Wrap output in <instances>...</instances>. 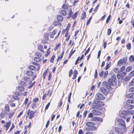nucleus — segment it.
Returning <instances> with one entry per match:
<instances>
[{
	"label": "nucleus",
	"mask_w": 134,
	"mask_h": 134,
	"mask_svg": "<svg viewBox=\"0 0 134 134\" xmlns=\"http://www.w3.org/2000/svg\"><path fill=\"white\" fill-rule=\"evenodd\" d=\"M116 80L115 76H112L108 80V82L105 81L102 84L103 87H102L100 89L102 92L105 95L108 94L109 90H111L112 88L111 86L114 85L116 83Z\"/></svg>",
	"instance_id": "nucleus-1"
},
{
	"label": "nucleus",
	"mask_w": 134,
	"mask_h": 134,
	"mask_svg": "<svg viewBox=\"0 0 134 134\" xmlns=\"http://www.w3.org/2000/svg\"><path fill=\"white\" fill-rule=\"evenodd\" d=\"M103 103L100 100L96 99L94 100V102L92 103V108H96L98 109H101L102 105H103Z\"/></svg>",
	"instance_id": "nucleus-2"
},
{
	"label": "nucleus",
	"mask_w": 134,
	"mask_h": 134,
	"mask_svg": "<svg viewBox=\"0 0 134 134\" xmlns=\"http://www.w3.org/2000/svg\"><path fill=\"white\" fill-rule=\"evenodd\" d=\"M35 55L36 57L34 58V60L38 62H40L41 60L40 58L42 56L41 53L39 52H37L35 54Z\"/></svg>",
	"instance_id": "nucleus-3"
},
{
	"label": "nucleus",
	"mask_w": 134,
	"mask_h": 134,
	"mask_svg": "<svg viewBox=\"0 0 134 134\" xmlns=\"http://www.w3.org/2000/svg\"><path fill=\"white\" fill-rule=\"evenodd\" d=\"M129 114L128 111L123 110L120 114L119 115L121 117L125 119L126 117H127V116L129 115Z\"/></svg>",
	"instance_id": "nucleus-4"
},
{
	"label": "nucleus",
	"mask_w": 134,
	"mask_h": 134,
	"mask_svg": "<svg viewBox=\"0 0 134 134\" xmlns=\"http://www.w3.org/2000/svg\"><path fill=\"white\" fill-rule=\"evenodd\" d=\"M104 74V75L103 77V79H105L107 77L108 74V71H105L104 72L103 70H102L100 72L99 74V75L100 77H101L103 76Z\"/></svg>",
	"instance_id": "nucleus-5"
},
{
	"label": "nucleus",
	"mask_w": 134,
	"mask_h": 134,
	"mask_svg": "<svg viewBox=\"0 0 134 134\" xmlns=\"http://www.w3.org/2000/svg\"><path fill=\"white\" fill-rule=\"evenodd\" d=\"M35 113V111L34 112L32 111H31L30 109L28 110L27 113L29 116V119H31L34 117V115Z\"/></svg>",
	"instance_id": "nucleus-6"
},
{
	"label": "nucleus",
	"mask_w": 134,
	"mask_h": 134,
	"mask_svg": "<svg viewBox=\"0 0 134 134\" xmlns=\"http://www.w3.org/2000/svg\"><path fill=\"white\" fill-rule=\"evenodd\" d=\"M95 97L96 99H98L99 100H104L105 98V97L102 95L100 93H98L96 94Z\"/></svg>",
	"instance_id": "nucleus-7"
},
{
	"label": "nucleus",
	"mask_w": 134,
	"mask_h": 134,
	"mask_svg": "<svg viewBox=\"0 0 134 134\" xmlns=\"http://www.w3.org/2000/svg\"><path fill=\"white\" fill-rule=\"evenodd\" d=\"M24 80L27 84H30L32 81L30 78L27 76L25 77L24 78Z\"/></svg>",
	"instance_id": "nucleus-8"
},
{
	"label": "nucleus",
	"mask_w": 134,
	"mask_h": 134,
	"mask_svg": "<svg viewBox=\"0 0 134 134\" xmlns=\"http://www.w3.org/2000/svg\"><path fill=\"white\" fill-rule=\"evenodd\" d=\"M117 121L121 126H125V121L119 118L117 120Z\"/></svg>",
	"instance_id": "nucleus-9"
},
{
	"label": "nucleus",
	"mask_w": 134,
	"mask_h": 134,
	"mask_svg": "<svg viewBox=\"0 0 134 134\" xmlns=\"http://www.w3.org/2000/svg\"><path fill=\"white\" fill-rule=\"evenodd\" d=\"M130 103H127V101L126 102V104L125 106V108L127 109H133L134 108V106L130 104Z\"/></svg>",
	"instance_id": "nucleus-10"
},
{
	"label": "nucleus",
	"mask_w": 134,
	"mask_h": 134,
	"mask_svg": "<svg viewBox=\"0 0 134 134\" xmlns=\"http://www.w3.org/2000/svg\"><path fill=\"white\" fill-rule=\"evenodd\" d=\"M115 131L117 134H124L121 129L119 128L115 127Z\"/></svg>",
	"instance_id": "nucleus-11"
},
{
	"label": "nucleus",
	"mask_w": 134,
	"mask_h": 134,
	"mask_svg": "<svg viewBox=\"0 0 134 134\" xmlns=\"http://www.w3.org/2000/svg\"><path fill=\"white\" fill-rule=\"evenodd\" d=\"M97 128L95 126H87L86 130L87 131H93L95 130Z\"/></svg>",
	"instance_id": "nucleus-12"
},
{
	"label": "nucleus",
	"mask_w": 134,
	"mask_h": 134,
	"mask_svg": "<svg viewBox=\"0 0 134 134\" xmlns=\"http://www.w3.org/2000/svg\"><path fill=\"white\" fill-rule=\"evenodd\" d=\"M92 112L94 114L96 115H100L101 114V113L99 111L95 110L94 109L92 110Z\"/></svg>",
	"instance_id": "nucleus-13"
},
{
	"label": "nucleus",
	"mask_w": 134,
	"mask_h": 134,
	"mask_svg": "<svg viewBox=\"0 0 134 134\" xmlns=\"http://www.w3.org/2000/svg\"><path fill=\"white\" fill-rule=\"evenodd\" d=\"M4 44L2 45V49H4L5 52H6L7 50V48H6V47L7 46V45L6 44L5 42H3Z\"/></svg>",
	"instance_id": "nucleus-14"
},
{
	"label": "nucleus",
	"mask_w": 134,
	"mask_h": 134,
	"mask_svg": "<svg viewBox=\"0 0 134 134\" xmlns=\"http://www.w3.org/2000/svg\"><path fill=\"white\" fill-rule=\"evenodd\" d=\"M126 61H125L122 59H120L118 62V64L119 65L120 64H126Z\"/></svg>",
	"instance_id": "nucleus-15"
},
{
	"label": "nucleus",
	"mask_w": 134,
	"mask_h": 134,
	"mask_svg": "<svg viewBox=\"0 0 134 134\" xmlns=\"http://www.w3.org/2000/svg\"><path fill=\"white\" fill-rule=\"evenodd\" d=\"M26 74L28 76H31L34 75V73L31 71H28L26 72Z\"/></svg>",
	"instance_id": "nucleus-16"
},
{
	"label": "nucleus",
	"mask_w": 134,
	"mask_h": 134,
	"mask_svg": "<svg viewBox=\"0 0 134 134\" xmlns=\"http://www.w3.org/2000/svg\"><path fill=\"white\" fill-rule=\"evenodd\" d=\"M86 16V14L85 12L83 11L81 14V19L83 20H84Z\"/></svg>",
	"instance_id": "nucleus-17"
},
{
	"label": "nucleus",
	"mask_w": 134,
	"mask_h": 134,
	"mask_svg": "<svg viewBox=\"0 0 134 134\" xmlns=\"http://www.w3.org/2000/svg\"><path fill=\"white\" fill-rule=\"evenodd\" d=\"M63 17L60 15H58L57 17V19L58 21L60 22L62 21H63Z\"/></svg>",
	"instance_id": "nucleus-18"
},
{
	"label": "nucleus",
	"mask_w": 134,
	"mask_h": 134,
	"mask_svg": "<svg viewBox=\"0 0 134 134\" xmlns=\"http://www.w3.org/2000/svg\"><path fill=\"white\" fill-rule=\"evenodd\" d=\"M5 108V111L4 112L5 113L6 111L8 112L10 111L9 106L8 104H6Z\"/></svg>",
	"instance_id": "nucleus-19"
},
{
	"label": "nucleus",
	"mask_w": 134,
	"mask_h": 134,
	"mask_svg": "<svg viewBox=\"0 0 134 134\" xmlns=\"http://www.w3.org/2000/svg\"><path fill=\"white\" fill-rule=\"evenodd\" d=\"M31 126H25V129L26 130L24 133V134H27V130L28 129V130L29 131L30 128Z\"/></svg>",
	"instance_id": "nucleus-20"
},
{
	"label": "nucleus",
	"mask_w": 134,
	"mask_h": 134,
	"mask_svg": "<svg viewBox=\"0 0 134 134\" xmlns=\"http://www.w3.org/2000/svg\"><path fill=\"white\" fill-rule=\"evenodd\" d=\"M60 14L63 16H65L67 14L66 12L64 10H62L60 12Z\"/></svg>",
	"instance_id": "nucleus-21"
},
{
	"label": "nucleus",
	"mask_w": 134,
	"mask_h": 134,
	"mask_svg": "<svg viewBox=\"0 0 134 134\" xmlns=\"http://www.w3.org/2000/svg\"><path fill=\"white\" fill-rule=\"evenodd\" d=\"M78 12H76L73 15H72L71 18L72 19H73L74 20L77 17V15L78 14Z\"/></svg>",
	"instance_id": "nucleus-22"
},
{
	"label": "nucleus",
	"mask_w": 134,
	"mask_h": 134,
	"mask_svg": "<svg viewBox=\"0 0 134 134\" xmlns=\"http://www.w3.org/2000/svg\"><path fill=\"white\" fill-rule=\"evenodd\" d=\"M129 60L130 62H132L134 61V56L133 55H131L130 56L129 58Z\"/></svg>",
	"instance_id": "nucleus-23"
},
{
	"label": "nucleus",
	"mask_w": 134,
	"mask_h": 134,
	"mask_svg": "<svg viewBox=\"0 0 134 134\" xmlns=\"http://www.w3.org/2000/svg\"><path fill=\"white\" fill-rule=\"evenodd\" d=\"M134 75V71L133 70L131 71L129 74L128 76L131 78Z\"/></svg>",
	"instance_id": "nucleus-24"
},
{
	"label": "nucleus",
	"mask_w": 134,
	"mask_h": 134,
	"mask_svg": "<svg viewBox=\"0 0 134 134\" xmlns=\"http://www.w3.org/2000/svg\"><path fill=\"white\" fill-rule=\"evenodd\" d=\"M133 94V93H130L129 94H127L126 95V97L127 98H130L132 97Z\"/></svg>",
	"instance_id": "nucleus-25"
},
{
	"label": "nucleus",
	"mask_w": 134,
	"mask_h": 134,
	"mask_svg": "<svg viewBox=\"0 0 134 134\" xmlns=\"http://www.w3.org/2000/svg\"><path fill=\"white\" fill-rule=\"evenodd\" d=\"M29 68L31 70H35L36 69V68L34 66L31 65L29 67Z\"/></svg>",
	"instance_id": "nucleus-26"
},
{
	"label": "nucleus",
	"mask_w": 134,
	"mask_h": 134,
	"mask_svg": "<svg viewBox=\"0 0 134 134\" xmlns=\"http://www.w3.org/2000/svg\"><path fill=\"white\" fill-rule=\"evenodd\" d=\"M54 25L55 26H56L57 25H60V26H61V23H59L58 21H55L53 23Z\"/></svg>",
	"instance_id": "nucleus-27"
},
{
	"label": "nucleus",
	"mask_w": 134,
	"mask_h": 134,
	"mask_svg": "<svg viewBox=\"0 0 134 134\" xmlns=\"http://www.w3.org/2000/svg\"><path fill=\"white\" fill-rule=\"evenodd\" d=\"M127 103H134V99H128L127 101Z\"/></svg>",
	"instance_id": "nucleus-28"
},
{
	"label": "nucleus",
	"mask_w": 134,
	"mask_h": 134,
	"mask_svg": "<svg viewBox=\"0 0 134 134\" xmlns=\"http://www.w3.org/2000/svg\"><path fill=\"white\" fill-rule=\"evenodd\" d=\"M18 89L20 91H23L24 90V87L21 86L18 87Z\"/></svg>",
	"instance_id": "nucleus-29"
},
{
	"label": "nucleus",
	"mask_w": 134,
	"mask_h": 134,
	"mask_svg": "<svg viewBox=\"0 0 134 134\" xmlns=\"http://www.w3.org/2000/svg\"><path fill=\"white\" fill-rule=\"evenodd\" d=\"M111 64V62H109V63H108V64H107L106 66L105 67V70H107L109 68V67H110Z\"/></svg>",
	"instance_id": "nucleus-30"
},
{
	"label": "nucleus",
	"mask_w": 134,
	"mask_h": 134,
	"mask_svg": "<svg viewBox=\"0 0 134 134\" xmlns=\"http://www.w3.org/2000/svg\"><path fill=\"white\" fill-rule=\"evenodd\" d=\"M20 85L22 86H25L27 84L25 82L21 81L20 82Z\"/></svg>",
	"instance_id": "nucleus-31"
},
{
	"label": "nucleus",
	"mask_w": 134,
	"mask_h": 134,
	"mask_svg": "<svg viewBox=\"0 0 134 134\" xmlns=\"http://www.w3.org/2000/svg\"><path fill=\"white\" fill-rule=\"evenodd\" d=\"M130 118L131 116L129 115L128 116H127V117H126V121L127 122H128L129 121L130 119Z\"/></svg>",
	"instance_id": "nucleus-32"
},
{
	"label": "nucleus",
	"mask_w": 134,
	"mask_h": 134,
	"mask_svg": "<svg viewBox=\"0 0 134 134\" xmlns=\"http://www.w3.org/2000/svg\"><path fill=\"white\" fill-rule=\"evenodd\" d=\"M132 68L131 66H128L126 69V72L129 71Z\"/></svg>",
	"instance_id": "nucleus-33"
},
{
	"label": "nucleus",
	"mask_w": 134,
	"mask_h": 134,
	"mask_svg": "<svg viewBox=\"0 0 134 134\" xmlns=\"http://www.w3.org/2000/svg\"><path fill=\"white\" fill-rule=\"evenodd\" d=\"M98 76V72L97 70L96 69L95 70V72L94 75V77L95 78H97Z\"/></svg>",
	"instance_id": "nucleus-34"
},
{
	"label": "nucleus",
	"mask_w": 134,
	"mask_h": 134,
	"mask_svg": "<svg viewBox=\"0 0 134 134\" xmlns=\"http://www.w3.org/2000/svg\"><path fill=\"white\" fill-rule=\"evenodd\" d=\"M72 94V93L71 92H70L68 96V102L70 103V98L71 97V96Z\"/></svg>",
	"instance_id": "nucleus-35"
},
{
	"label": "nucleus",
	"mask_w": 134,
	"mask_h": 134,
	"mask_svg": "<svg viewBox=\"0 0 134 134\" xmlns=\"http://www.w3.org/2000/svg\"><path fill=\"white\" fill-rule=\"evenodd\" d=\"M131 44L130 43H129L126 46V48L128 50H130L131 48Z\"/></svg>",
	"instance_id": "nucleus-36"
},
{
	"label": "nucleus",
	"mask_w": 134,
	"mask_h": 134,
	"mask_svg": "<svg viewBox=\"0 0 134 134\" xmlns=\"http://www.w3.org/2000/svg\"><path fill=\"white\" fill-rule=\"evenodd\" d=\"M38 49L42 52H43V51L42 50L43 46L42 45H40L38 46Z\"/></svg>",
	"instance_id": "nucleus-37"
},
{
	"label": "nucleus",
	"mask_w": 134,
	"mask_h": 134,
	"mask_svg": "<svg viewBox=\"0 0 134 134\" xmlns=\"http://www.w3.org/2000/svg\"><path fill=\"white\" fill-rule=\"evenodd\" d=\"M36 107V103H33L31 105V108L33 109H34Z\"/></svg>",
	"instance_id": "nucleus-38"
},
{
	"label": "nucleus",
	"mask_w": 134,
	"mask_h": 134,
	"mask_svg": "<svg viewBox=\"0 0 134 134\" xmlns=\"http://www.w3.org/2000/svg\"><path fill=\"white\" fill-rule=\"evenodd\" d=\"M93 113L92 112L89 113L88 116V118H91L92 117L93 115Z\"/></svg>",
	"instance_id": "nucleus-39"
},
{
	"label": "nucleus",
	"mask_w": 134,
	"mask_h": 134,
	"mask_svg": "<svg viewBox=\"0 0 134 134\" xmlns=\"http://www.w3.org/2000/svg\"><path fill=\"white\" fill-rule=\"evenodd\" d=\"M72 74V69H70L69 72V76L70 77Z\"/></svg>",
	"instance_id": "nucleus-40"
},
{
	"label": "nucleus",
	"mask_w": 134,
	"mask_h": 134,
	"mask_svg": "<svg viewBox=\"0 0 134 134\" xmlns=\"http://www.w3.org/2000/svg\"><path fill=\"white\" fill-rule=\"evenodd\" d=\"M55 57V55H53L51 58V59L50 60V61L51 62L53 63V62L54 60Z\"/></svg>",
	"instance_id": "nucleus-41"
},
{
	"label": "nucleus",
	"mask_w": 134,
	"mask_h": 134,
	"mask_svg": "<svg viewBox=\"0 0 134 134\" xmlns=\"http://www.w3.org/2000/svg\"><path fill=\"white\" fill-rule=\"evenodd\" d=\"M39 98H36L33 99V101L35 103L38 102L39 100Z\"/></svg>",
	"instance_id": "nucleus-42"
},
{
	"label": "nucleus",
	"mask_w": 134,
	"mask_h": 134,
	"mask_svg": "<svg viewBox=\"0 0 134 134\" xmlns=\"http://www.w3.org/2000/svg\"><path fill=\"white\" fill-rule=\"evenodd\" d=\"M87 112L88 111L87 110H86L84 111V112L83 113V116L84 118H85L86 117Z\"/></svg>",
	"instance_id": "nucleus-43"
},
{
	"label": "nucleus",
	"mask_w": 134,
	"mask_h": 134,
	"mask_svg": "<svg viewBox=\"0 0 134 134\" xmlns=\"http://www.w3.org/2000/svg\"><path fill=\"white\" fill-rule=\"evenodd\" d=\"M130 78H131L129 77L128 75L125 78L124 80L126 81H128L130 79Z\"/></svg>",
	"instance_id": "nucleus-44"
},
{
	"label": "nucleus",
	"mask_w": 134,
	"mask_h": 134,
	"mask_svg": "<svg viewBox=\"0 0 134 134\" xmlns=\"http://www.w3.org/2000/svg\"><path fill=\"white\" fill-rule=\"evenodd\" d=\"M76 51L75 50H74V51L72 52L70 54V55L69 57V58H70L71 56L73 55V54Z\"/></svg>",
	"instance_id": "nucleus-45"
},
{
	"label": "nucleus",
	"mask_w": 134,
	"mask_h": 134,
	"mask_svg": "<svg viewBox=\"0 0 134 134\" xmlns=\"http://www.w3.org/2000/svg\"><path fill=\"white\" fill-rule=\"evenodd\" d=\"M129 91L130 92H134V86L129 89Z\"/></svg>",
	"instance_id": "nucleus-46"
},
{
	"label": "nucleus",
	"mask_w": 134,
	"mask_h": 134,
	"mask_svg": "<svg viewBox=\"0 0 134 134\" xmlns=\"http://www.w3.org/2000/svg\"><path fill=\"white\" fill-rule=\"evenodd\" d=\"M12 123V122L10 121H9L6 123V124L4 126H10Z\"/></svg>",
	"instance_id": "nucleus-47"
},
{
	"label": "nucleus",
	"mask_w": 134,
	"mask_h": 134,
	"mask_svg": "<svg viewBox=\"0 0 134 134\" xmlns=\"http://www.w3.org/2000/svg\"><path fill=\"white\" fill-rule=\"evenodd\" d=\"M110 17L111 15H110L108 16L107 18L106 21V23H108L109 21Z\"/></svg>",
	"instance_id": "nucleus-48"
},
{
	"label": "nucleus",
	"mask_w": 134,
	"mask_h": 134,
	"mask_svg": "<svg viewBox=\"0 0 134 134\" xmlns=\"http://www.w3.org/2000/svg\"><path fill=\"white\" fill-rule=\"evenodd\" d=\"M126 72H122L121 73V76L122 77H124L126 75Z\"/></svg>",
	"instance_id": "nucleus-49"
},
{
	"label": "nucleus",
	"mask_w": 134,
	"mask_h": 134,
	"mask_svg": "<svg viewBox=\"0 0 134 134\" xmlns=\"http://www.w3.org/2000/svg\"><path fill=\"white\" fill-rule=\"evenodd\" d=\"M111 29H108L107 32V34L108 35H110L111 32Z\"/></svg>",
	"instance_id": "nucleus-50"
},
{
	"label": "nucleus",
	"mask_w": 134,
	"mask_h": 134,
	"mask_svg": "<svg viewBox=\"0 0 134 134\" xmlns=\"http://www.w3.org/2000/svg\"><path fill=\"white\" fill-rule=\"evenodd\" d=\"M50 104V102L48 103V104L47 105H46V107L45 108V110H47L48 109V108L49 107Z\"/></svg>",
	"instance_id": "nucleus-51"
},
{
	"label": "nucleus",
	"mask_w": 134,
	"mask_h": 134,
	"mask_svg": "<svg viewBox=\"0 0 134 134\" xmlns=\"http://www.w3.org/2000/svg\"><path fill=\"white\" fill-rule=\"evenodd\" d=\"M13 98L16 100H18L19 99V98L16 96H14L13 97Z\"/></svg>",
	"instance_id": "nucleus-52"
},
{
	"label": "nucleus",
	"mask_w": 134,
	"mask_h": 134,
	"mask_svg": "<svg viewBox=\"0 0 134 134\" xmlns=\"http://www.w3.org/2000/svg\"><path fill=\"white\" fill-rule=\"evenodd\" d=\"M5 116V114L3 113H1L0 114V117L2 118H4Z\"/></svg>",
	"instance_id": "nucleus-53"
},
{
	"label": "nucleus",
	"mask_w": 134,
	"mask_h": 134,
	"mask_svg": "<svg viewBox=\"0 0 134 134\" xmlns=\"http://www.w3.org/2000/svg\"><path fill=\"white\" fill-rule=\"evenodd\" d=\"M130 85H134V80L133 79L131 82L130 83Z\"/></svg>",
	"instance_id": "nucleus-54"
},
{
	"label": "nucleus",
	"mask_w": 134,
	"mask_h": 134,
	"mask_svg": "<svg viewBox=\"0 0 134 134\" xmlns=\"http://www.w3.org/2000/svg\"><path fill=\"white\" fill-rule=\"evenodd\" d=\"M14 113V112H13V113H10L9 114V117L10 118H11L12 117Z\"/></svg>",
	"instance_id": "nucleus-55"
},
{
	"label": "nucleus",
	"mask_w": 134,
	"mask_h": 134,
	"mask_svg": "<svg viewBox=\"0 0 134 134\" xmlns=\"http://www.w3.org/2000/svg\"><path fill=\"white\" fill-rule=\"evenodd\" d=\"M90 49V47H89L87 49L85 53V56L87 54L88 52Z\"/></svg>",
	"instance_id": "nucleus-56"
},
{
	"label": "nucleus",
	"mask_w": 134,
	"mask_h": 134,
	"mask_svg": "<svg viewBox=\"0 0 134 134\" xmlns=\"http://www.w3.org/2000/svg\"><path fill=\"white\" fill-rule=\"evenodd\" d=\"M73 14V13L71 10H70L69 11V13L68 14V15H69L70 16H71Z\"/></svg>",
	"instance_id": "nucleus-57"
},
{
	"label": "nucleus",
	"mask_w": 134,
	"mask_h": 134,
	"mask_svg": "<svg viewBox=\"0 0 134 134\" xmlns=\"http://www.w3.org/2000/svg\"><path fill=\"white\" fill-rule=\"evenodd\" d=\"M64 52L63 51L62 52V53L60 54V59H61L63 57V55L64 54Z\"/></svg>",
	"instance_id": "nucleus-58"
},
{
	"label": "nucleus",
	"mask_w": 134,
	"mask_h": 134,
	"mask_svg": "<svg viewBox=\"0 0 134 134\" xmlns=\"http://www.w3.org/2000/svg\"><path fill=\"white\" fill-rule=\"evenodd\" d=\"M103 45L104 48H105L107 45L106 42H104L103 43Z\"/></svg>",
	"instance_id": "nucleus-59"
},
{
	"label": "nucleus",
	"mask_w": 134,
	"mask_h": 134,
	"mask_svg": "<svg viewBox=\"0 0 134 134\" xmlns=\"http://www.w3.org/2000/svg\"><path fill=\"white\" fill-rule=\"evenodd\" d=\"M101 51L100 50H99L98 51V55H97V58H99V57H100V54H101Z\"/></svg>",
	"instance_id": "nucleus-60"
},
{
	"label": "nucleus",
	"mask_w": 134,
	"mask_h": 134,
	"mask_svg": "<svg viewBox=\"0 0 134 134\" xmlns=\"http://www.w3.org/2000/svg\"><path fill=\"white\" fill-rule=\"evenodd\" d=\"M57 31L56 30H54V31H53L52 32V35H55V34H56Z\"/></svg>",
	"instance_id": "nucleus-61"
},
{
	"label": "nucleus",
	"mask_w": 134,
	"mask_h": 134,
	"mask_svg": "<svg viewBox=\"0 0 134 134\" xmlns=\"http://www.w3.org/2000/svg\"><path fill=\"white\" fill-rule=\"evenodd\" d=\"M47 95V94L46 93H45L44 94V95L42 97V99L43 100H44L45 99Z\"/></svg>",
	"instance_id": "nucleus-62"
},
{
	"label": "nucleus",
	"mask_w": 134,
	"mask_h": 134,
	"mask_svg": "<svg viewBox=\"0 0 134 134\" xmlns=\"http://www.w3.org/2000/svg\"><path fill=\"white\" fill-rule=\"evenodd\" d=\"M79 134H83V132L81 129L79 130L78 132Z\"/></svg>",
	"instance_id": "nucleus-63"
},
{
	"label": "nucleus",
	"mask_w": 134,
	"mask_h": 134,
	"mask_svg": "<svg viewBox=\"0 0 134 134\" xmlns=\"http://www.w3.org/2000/svg\"><path fill=\"white\" fill-rule=\"evenodd\" d=\"M28 98H26L24 104L25 105H26L28 101Z\"/></svg>",
	"instance_id": "nucleus-64"
}]
</instances>
